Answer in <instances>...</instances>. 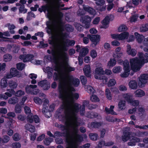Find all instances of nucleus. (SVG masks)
Wrapping results in <instances>:
<instances>
[{"label": "nucleus", "mask_w": 148, "mask_h": 148, "mask_svg": "<svg viewBox=\"0 0 148 148\" xmlns=\"http://www.w3.org/2000/svg\"><path fill=\"white\" fill-rule=\"evenodd\" d=\"M54 80H59L58 89L60 97L63 101L64 106L67 112L65 123L67 127L66 130V141H83V138L78 134V130L77 127L78 124L77 121V114L79 108L80 113L83 115L84 113L85 105L88 103V101L84 103L82 106L77 103H74L75 99L78 98L79 95L77 93H73L74 88L71 86H77L79 84V80L73 78L71 75L67 74L58 77L56 74L53 76Z\"/></svg>", "instance_id": "obj_1"}, {"label": "nucleus", "mask_w": 148, "mask_h": 148, "mask_svg": "<svg viewBox=\"0 0 148 148\" xmlns=\"http://www.w3.org/2000/svg\"><path fill=\"white\" fill-rule=\"evenodd\" d=\"M59 6L57 9L53 8V5H47L44 10L47 12V16L51 21H53V25H48L47 32L51 34L53 38L49 40V43L51 45L54 49L57 48L56 56H61L65 51L67 50L66 47L73 46L75 42L73 40H65V34L63 32L64 30L63 25L60 16H56V14H61L58 12Z\"/></svg>", "instance_id": "obj_2"}, {"label": "nucleus", "mask_w": 148, "mask_h": 148, "mask_svg": "<svg viewBox=\"0 0 148 148\" xmlns=\"http://www.w3.org/2000/svg\"><path fill=\"white\" fill-rule=\"evenodd\" d=\"M68 60V56L66 53H63L61 56H56L55 53H53L52 58H51L50 60L54 62L58 65L59 64V66H57L55 69L57 73H54L53 76L55 74L58 77L64 76L65 74L70 75L68 73L74 71L75 69L69 65L67 62Z\"/></svg>", "instance_id": "obj_3"}, {"label": "nucleus", "mask_w": 148, "mask_h": 148, "mask_svg": "<svg viewBox=\"0 0 148 148\" xmlns=\"http://www.w3.org/2000/svg\"><path fill=\"white\" fill-rule=\"evenodd\" d=\"M139 60L137 58H134L130 60V64L132 69L134 72L139 71L142 65L145 63L148 62V53H146L144 55L142 53L138 54Z\"/></svg>", "instance_id": "obj_4"}, {"label": "nucleus", "mask_w": 148, "mask_h": 148, "mask_svg": "<svg viewBox=\"0 0 148 148\" xmlns=\"http://www.w3.org/2000/svg\"><path fill=\"white\" fill-rule=\"evenodd\" d=\"M130 134L128 132H124L122 136V140L124 142H126L130 139V141L128 143V144L129 146L135 145L136 143L140 141L141 140L136 137H130Z\"/></svg>", "instance_id": "obj_5"}, {"label": "nucleus", "mask_w": 148, "mask_h": 148, "mask_svg": "<svg viewBox=\"0 0 148 148\" xmlns=\"http://www.w3.org/2000/svg\"><path fill=\"white\" fill-rule=\"evenodd\" d=\"M93 73L96 79L101 78L102 75L105 74V71L101 64H97Z\"/></svg>", "instance_id": "obj_6"}, {"label": "nucleus", "mask_w": 148, "mask_h": 148, "mask_svg": "<svg viewBox=\"0 0 148 148\" xmlns=\"http://www.w3.org/2000/svg\"><path fill=\"white\" fill-rule=\"evenodd\" d=\"M21 51L23 54L19 56V58L22 60L24 62L30 61L33 59L34 56L31 54H27L26 50L23 48L21 49Z\"/></svg>", "instance_id": "obj_7"}, {"label": "nucleus", "mask_w": 148, "mask_h": 148, "mask_svg": "<svg viewBox=\"0 0 148 148\" xmlns=\"http://www.w3.org/2000/svg\"><path fill=\"white\" fill-rule=\"evenodd\" d=\"M129 36V33L127 32H125L120 34H114L111 35L112 38L119 40H123L127 39Z\"/></svg>", "instance_id": "obj_8"}, {"label": "nucleus", "mask_w": 148, "mask_h": 148, "mask_svg": "<svg viewBox=\"0 0 148 148\" xmlns=\"http://www.w3.org/2000/svg\"><path fill=\"white\" fill-rule=\"evenodd\" d=\"M122 97L126 100L128 103H130L132 106H136L139 104V102L137 100H133L132 96L128 94H125L122 95Z\"/></svg>", "instance_id": "obj_9"}, {"label": "nucleus", "mask_w": 148, "mask_h": 148, "mask_svg": "<svg viewBox=\"0 0 148 148\" xmlns=\"http://www.w3.org/2000/svg\"><path fill=\"white\" fill-rule=\"evenodd\" d=\"M123 66L124 72L120 75L122 77H126L128 76L130 71L129 62L127 61H125L123 63Z\"/></svg>", "instance_id": "obj_10"}, {"label": "nucleus", "mask_w": 148, "mask_h": 148, "mask_svg": "<svg viewBox=\"0 0 148 148\" xmlns=\"http://www.w3.org/2000/svg\"><path fill=\"white\" fill-rule=\"evenodd\" d=\"M148 80V75L143 74L139 77V81L138 82L139 86L141 88L144 86L147 83Z\"/></svg>", "instance_id": "obj_11"}, {"label": "nucleus", "mask_w": 148, "mask_h": 148, "mask_svg": "<svg viewBox=\"0 0 148 148\" xmlns=\"http://www.w3.org/2000/svg\"><path fill=\"white\" fill-rule=\"evenodd\" d=\"M21 76V74L16 68H12L10 70V73L7 74L6 77L7 79H10L13 77H20Z\"/></svg>", "instance_id": "obj_12"}, {"label": "nucleus", "mask_w": 148, "mask_h": 148, "mask_svg": "<svg viewBox=\"0 0 148 148\" xmlns=\"http://www.w3.org/2000/svg\"><path fill=\"white\" fill-rule=\"evenodd\" d=\"M121 48L120 47H117L115 49L114 52L113 54V56L117 60L118 62L121 64L123 61L121 60H118L123 55V53L121 51Z\"/></svg>", "instance_id": "obj_13"}, {"label": "nucleus", "mask_w": 148, "mask_h": 148, "mask_svg": "<svg viewBox=\"0 0 148 148\" xmlns=\"http://www.w3.org/2000/svg\"><path fill=\"white\" fill-rule=\"evenodd\" d=\"M90 35H89L88 36L90 37V40L92 42V45L95 46L99 44L100 40L101 37L99 35H92L90 37Z\"/></svg>", "instance_id": "obj_14"}, {"label": "nucleus", "mask_w": 148, "mask_h": 148, "mask_svg": "<svg viewBox=\"0 0 148 148\" xmlns=\"http://www.w3.org/2000/svg\"><path fill=\"white\" fill-rule=\"evenodd\" d=\"M98 7L97 9L100 11H103L106 10V5H105V2L104 0H99L96 2Z\"/></svg>", "instance_id": "obj_15"}, {"label": "nucleus", "mask_w": 148, "mask_h": 148, "mask_svg": "<svg viewBox=\"0 0 148 148\" xmlns=\"http://www.w3.org/2000/svg\"><path fill=\"white\" fill-rule=\"evenodd\" d=\"M83 23L85 24V27L86 28H88L90 26V22L91 18L90 17L85 16L83 17L81 20Z\"/></svg>", "instance_id": "obj_16"}, {"label": "nucleus", "mask_w": 148, "mask_h": 148, "mask_svg": "<svg viewBox=\"0 0 148 148\" xmlns=\"http://www.w3.org/2000/svg\"><path fill=\"white\" fill-rule=\"evenodd\" d=\"M34 119V122L36 123H38L40 122V120L38 116L36 115L33 116L32 114H31L28 115L27 118V121L30 123H32L33 121V119Z\"/></svg>", "instance_id": "obj_17"}, {"label": "nucleus", "mask_w": 148, "mask_h": 148, "mask_svg": "<svg viewBox=\"0 0 148 148\" xmlns=\"http://www.w3.org/2000/svg\"><path fill=\"white\" fill-rule=\"evenodd\" d=\"M126 52L128 54L133 56H135L137 53L136 50L134 49L131 48L130 45H127V46Z\"/></svg>", "instance_id": "obj_18"}, {"label": "nucleus", "mask_w": 148, "mask_h": 148, "mask_svg": "<svg viewBox=\"0 0 148 148\" xmlns=\"http://www.w3.org/2000/svg\"><path fill=\"white\" fill-rule=\"evenodd\" d=\"M14 90L11 89L9 92H6L4 94L0 95V98L6 99H8V97H11L12 95L14 94Z\"/></svg>", "instance_id": "obj_19"}, {"label": "nucleus", "mask_w": 148, "mask_h": 148, "mask_svg": "<svg viewBox=\"0 0 148 148\" xmlns=\"http://www.w3.org/2000/svg\"><path fill=\"white\" fill-rule=\"evenodd\" d=\"M134 35L137 42L142 45L145 37L143 35L139 34L137 32H135Z\"/></svg>", "instance_id": "obj_20"}, {"label": "nucleus", "mask_w": 148, "mask_h": 148, "mask_svg": "<svg viewBox=\"0 0 148 148\" xmlns=\"http://www.w3.org/2000/svg\"><path fill=\"white\" fill-rule=\"evenodd\" d=\"M83 71L85 75L87 77H90L91 76V68L90 65H86L83 69Z\"/></svg>", "instance_id": "obj_21"}, {"label": "nucleus", "mask_w": 148, "mask_h": 148, "mask_svg": "<svg viewBox=\"0 0 148 148\" xmlns=\"http://www.w3.org/2000/svg\"><path fill=\"white\" fill-rule=\"evenodd\" d=\"M140 47L145 51H148V37L144 38Z\"/></svg>", "instance_id": "obj_22"}, {"label": "nucleus", "mask_w": 148, "mask_h": 148, "mask_svg": "<svg viewBox=\"0 0 148 148\" xmlns=\"http://www.w3.org/2000/svg\"><path fill=\"white\" fill-rule=\"evenodd\" d=\"M47 80L41 81L38 83V85L40 86H43V89L45 90L48 89L50 87L49 84H47Z\"/></svg>", "instance_id": "obj_23"}, {"label": "nucleus", "mask_w": 148, "mask_h": 148, "mask_svg": "<svg viewBox=\"0 0 148 148\" xmlns=\"http://www.w3.org/2000/svg\"><path fill=\"white\" fill-rule=\"evenodd\" d=\"M8 48L9 51L12 50L13 53H16L18 52L20 49V47L19 46H12L11 45H8Z\"/></svg>", "instance_id": "obj_24"}, {"label": "nucleus", "mask_w": 148, "mask_h": 148, "mask_svg": "<svg viewBox=\"0 0 148 148\" xmlns=\"http://www.w3.org/2000/svg\"><path fill=\"white\" fill-rule=\"evenodd\" d=\"M51 5H53V8L57 9L59 6L60 0H49Z\"/></svg>", "instance_id": "obj_25"}, {"label": "nucleus", "mask_w": 148, "mask_h": 148, "mask_svg": "<svg viewBox=\"0 0 148 148\" xmlns=\"http://www.w3.org/2000/svg\"><path fill=\"white\" fill-rule=\"evenodd\" d=\"M29 123L28 122V123L25 125V129L31 132H34L35 131V128L34 126Z\"/></svg>", "instance_id": "obj_26"}, {"label": "nucleus", "mask_w": 148, "mask_h": 148, "mask_svg": "<svg viewBox=\"0 0 148 148\" xmlns=\"http://www.w3.org/2000/svg\"><path fill=\"white\" fill-rule=\"evenodd\" d=\"M109 17L108 16H106L102 22V28H106L108 26L109 23Z\"/></svg>", "instance_id": "obj_27"}, {"label": "nucleus", "mask_w": 148, "mask_h": 148, "mask_svg": "<svg viewBox=\"0 0 148 148\" xmlns=\"http://www.w3.org/2000/svg\"><path fill=\"white\" fill-rule=\"evenodd\" d=\"M113 144L114 143L112 141H110L106 143L104 141L102 140L99 142L98 146L100 147L104 146H110L113 145Z\"/></svg>", "instance_id": "obj_28"}, {"label": "nucleus", "mask_w": 148, "mask_h": 148, "mask_svg": "<svg viewBox=\"0 0 148 148\" xmlns=\"http://www.w3.org/2000/svg\"><path fill=\"white\" fill-rule=\"evenodd\" d=\"M135 96L138 97H141L145 95V92L143 90L138 89L136 90L134 92Z\"/></svg>", "instance_id": "obj_29"}, {"label": "nucleus", "mask_w": 148, "mask_h": 148, "mask_svg": "<svg viewBox=\"0 0 148 148\" xmlns=\"http://www.w3.org/2000/svg\"><path fill=\"white\" fill-rule=\"evenodd\" d=\"M47 106L43 105L42 112L46 117L49 118L51 116V115L50 112L49 111H48L47 110Z\"/></svg>", "instance_id": "obj_30"}, {"label": "nucleus", "mask_w": 148, "mask_h": 148, "mask_svg": "<svg viewBox=\"0 0 148 148\" xmlns=\"http://www.w3.org/2000/svg\"><path fill=\"white\" fill-rule=\"evenodd\" d=\"M129 86L130 88L132 89H136L138 86L137 82L135 80L130 81L129 83Z\"/></svg>", "instance_id": "obj_31"}, {"label": "nucleus", "mask_w": 148, "mask_h": 148, "mask_svg": "<svg viewBox=\"0 0 148 148\" xmlns=\"http://www.w3.org/2000/svg\"><path fill=\"white\" fill-rule=\"evenodd\" d=\"M84 8L85 11H87L91 14L95 15L96 14V12L95 10L88 6H84Z\"/></svg>", "instance_id": "obj_32"}, {"label": "nucleus", "mask_w": 148, "mask_h": 148, "mask_svg": "<svg viewBox=\"0 0 148 148\" xmlns=\"http://www.w3.org/2000/svg\"><path fill=\"white\" fill-rule=\"evenodd\" d=\"M36 85H30L29 86H27L26 87V91L27 93H32V91L34 88L37 87Z\"/></svg>", "instance_id": "obj_33"}, {"label": "nucleus", "mask_w": 148, "mask_h": 148, "mask_svg": "<svg viewBox=\"0 0 148 148\" xmlns=\"http://www.w3.org/2000/svg\"><path fill=\"white\" fill-rule=\"evenodd\" d=\"M88 49L86 47L82 48L81 49L79 56L82 57L84 56L88 53Z\"/></svg>", "instance_id": "obj_34"}, {"label": "nucleus", "mask_w": 148, "mask_h": 148, "mask_svg": "<svg viewBox=\"0 0 148 148\" xmlns=\"http://www.w3.org/2000/svg\"><path fill=\"white\" fill-rule=\"evenodd\" d=\"M8 86V84L7 80L5 78L2 79L1 81L0 87L2 89L5 88Z\"/></svg>", "instance_id": "obj_35"}, {"label": "nucleus", "mask_w": 148, "mask_h": 148, "mask_svg": "<svg viewBox=\"0 0 148 148\" xmlns=\"http://www.w3.org/2000/svg\"><path fill=\"white\" fill-rule=\"evenodd\" d=\"M116 58H115V59H111L108 63L107 66L109 68H110L115 65L116 63Z\"/></svg>", "instance_id": "obj_36"}, {"label": "nucleus", "mask_w": 148, "mask_h": 148, "mask_svg": "<svg viewBox=\"0 0 148 148\" xmlns=\"http://www.w3.org/2000/svg\"><path fill=\"white\" fill-rule=\"evenodd\" d=\"M114 108V106H110L109 109L106 107L105 109V111L108 114H116V112H115L113 110V109Z\"/></svg>", "instance_id": "obj_37"}, {"label": "nucleus", "mask_w": 148, "mask_h": 148, "mask_svg": "<svg viewBox=\"0 0 148 148\" xmlns=\"http://www.w3.org/2000/svg\"><path fill=\"white\" fill-rule=\"evenodd\" d=\"M7 27L8 29L10 30V32L11 34H14L15 32L13 30L16 28L15 26L13 24H10V23L7 24Z\"/></svg>", "instance_id": "obj_38"}, {"label": "nucleus", "mask_w": 148, "mask_h": 148, "mask_svg": "<svg viewBox=\"0 0 148 148\" xmlns=\"http://www.w3.org/2000/svg\"><path fill=\"white\" fill-rule=\"evenodd\" d=\"M12 56L10 54L7 53L3 56V59L4 62H8L10 61L12 59Z\"/></svg>", "instance_id": "obj_39"}, {"label": "nucleus", "mask_w": 148, "mask_h": 148, "mask_svg": "<svg viewBox=\"0 0 148 148\" xmlns=\"http://www.w3.org/2000/svg\"><path fill=\"white\" fill-rule=\"evenodd\" d=\"M118 107L120 110L124 109L125 108V101H124L120 100L119 103Z\"/></svg>", "instance_id": "obj_40"}, {"label": "nucleus", "mask_w": 148, "mask_h": 148, "mask_svg": "<svg viewBox=\"0 0 148 148\" xmlns=\"http://www.w3.org/2000/svg\"><path fill=\"white\" fill-rule=\"evenodd\" d=\"M8 85L10 87L12 88H16L17 86V84L13 81L10 80L8 82Z\"/></svg>", "instance_id": "obj_41"}, {"label": "nucleus", "mask_w": 148, "mask_h": 148, "mask_svg": "<svg viewBox=\"0 0 148 148\" xmlns=\"http://www.w3.org/2000/svg\"><path fill=\"white\" fill-rule=\"evenodd\" d=\"M122 70V67L121 66H116L113 68L112 71L114 73L117 74L120 72Z\"/></svg>", "instance_id": "obj_42"}, {"label": "nucleus", "mask_w": 148, "mask_h": 148, "mask_svg": "<svg viewBox=\"0 0 148 148\" xmlns=\"http://www.w3.org/2000/svg\"><path fill=\"white\" fill-rule=\"evenodd\" d=\"M53 71V70L51 68L49 67H46L45 69V72L48 74V77L50 78L52 76Z\"/></svg>", "instance_id": "obj_43"}, {"label": "nucleus", "mask_w": 148, "mask_h": 148, "mask_svg": "<svg viewBox=\"0 0 148 148\" xmlns=\"http://www.w3.org/2000/svg\"><path fill=\"white\" fill-rule=\"evenodd\" d=\"M29 77L32 80L31 81V83L32 84H35L36 83V81L35 80L37 77V75L34 73L30 74L29 76Z\"/></svg>", "instance_id": "obj_44"}, {"label": "nucleus", "mask_w": 148, "mask_h": 148, "mask_svg": "<svg viewBox=\"0 0 148 148\" xmlns=\"http://www.w3.org/2000/svg\"><path fill=\"white\" fill-rule=\"evenodd\" d=\"M106 98L109 100H111L112 99V96L111 94V92L110 90L107 88L106 90Z\"/></svg>", "instance_id": "obj_45"}, {"label": "nucleus", "mask_w": 148, "mask_h": 148, "mask_svg": "<svg viewBox=\"0 0 148 148\" xmlns=\"http://www.w3.org/2000/svg\"><path fill=\"white\" fill-rule=\"evenodd\" d=\"M18 101V99L16 97H14L10 98L8 101V103L10 104H15Z\"/></svg>", "instance_id": "obj_46"}, {"label": "nucleus", "mask_w": 148, "mask_h": 148, "mask_svg": "<svg viewBox=\"0 0 148 148\" xmlns=\"http://www.w3.org/2000/svg\"><path fill=\"white\" fill-rule=\"evenodd\" d=\"M90 55L92 58H96L97 56L96 51L94 49L92 50L90 52Z\"/></svg>", "instance_id": "obj_47"}, {"label": "nucleus", "mask_w": 148, "mask_h": 148, "mask_svg": "<svg viewBox=\"0 0 148 148\" xmlns=\"http://www.w3.org/2000/svg\"><path fill=\"white\" fill-rule=\"evenodd\" d=\"M85 88H86V90L90 94L93 93L95 92V90L93 88L90 86H86Z\"/></svg>", "instance_id": "obj_48"}, {"label": "nucleus", "mask_w": 148, "mask_h": 148, "mask_svg": "<svg viewBox=\"0 0 148 148\" xmlns=\"http://www.w3.org/2000/svg\"><path fill=\"white\" fill-rule=\"evenodd\" d=\"M116 84V80L114 79H110L107 83L108 86H114Z\"/></svg>", "instance_id": "obj_49"}, {"label": "nucleus", "mask_w": 148, "mask_h": 148, "mask_svg": "<svg viewBox=\"0 0 148 148\" xmlns=\"http://www.w3.org/2000/svg\"><path fill=\"white\" fill-rule=\"evenodd\" d=\"M127 29V28L125 25H124L120 26L118 28V30L119 32H122L124 31H126Z\"/></svg>", "instance_id": "obj_50"}, {"label": "nucleus", "mask_w": 148, "mask_h": 148, "mask_svg": "<svg viewBox=\"0 0 148 148\" xmlns=\"http://www.w3.org/2000/svg\"><path fill=\"white\" fill-rule=\"evenodd\" d=\"M148 30V24L142 25L140 27V31L141 32H144Z\"/></svg>", "instance_id": "obj_51"}, {"label": "nucleus", "mask_w": 148, "mask_h": 148, "mask_svg": "<svg viewBox=\"0 0 148 148\" xmlns=\"http://www.w3.org/2000/svg\"><path fill=\"white\" fill-rule=\"evenodd\" d=\"M34 102L36 104H42V100L40 98L36 97L34 99Z\"/></svg>", "instance_id": "obj_52"}, {"label": "nucleus", "mask_w": 148, "mask_h": 148, "mask_svg": "<svg viewBox=\"0 0 148 148\" xmlns=\"http://www.w3.org/2000/svg\"><path fill=\"white\" fill-rule=\"evenodd\" d=\"M102 123L99 122H95L92 123L91 124V126L92 127L97 128L102 125Z\"/></svg>", "instance_id": "obj_53"}, {"label": "nucleus", "mask_w": 148, "mask_h": 148, "mask_svg": "<svg viewBox=\"0 0 148 148\" xmlns=\"http://www.w3.org/2000/svg\"><path fill=\"white\" fill-rule=\"evenodd\" d=\"M24 92L23 91L21 90H18L15 93H14V94H15V95L16 96L19 97L24 95Z\"/></svg>", "instance_id": "obj_54"}, {"label": "nucleus", "mask_w": 148, "mask_h": 148, "mask_svg": "<svg viewBox=\"0 0 148 148\" xmlns=\"http://www.w3.org/2000/svg\"><path fill=\"white\" fill-rule=\"evenodd\" d=\"M31 62L33 64L36 65H39L41 64V61L39 60H36L34 57V58L32 59Z\"/></svg>", "instance_id": "obj_55"}, {"label": "nucleus", "mask_w": 148, "mask_h": 148, "mask_svg": "<svg viewBox=\"0 0 148 148\" xmlns=\"http://www.w3.org/2000/svg\"><path fill=\"white\" fill-rule=\"evenodd\" d=\"M90 139L92 140H96L98 138V136L97 134L91 133L89 134Z\"/></svg>", "instance_id": "obj_56"}, {"label": "nucleus", "mask_w": 148, "mask_h": 148, "mask_svg": "<svg viewBox=\"0 0 148 148\" xmlns=\"http://www.w3.org/2000/svg\"><path fill=\"white\" fill-rule=\"evenodd\" d=\"M52 141L53 139L51 138H46L45 139L44 141V143L46 145H48Z\"/></svg>", "instance_id": "obj_57"}, {"label": "nucleus", "mask_w": 148, "mask_h": 148, "mask_svg": "<svg viewBox=\"0 0 148 148\" xmlns=\"http://www.w3.org/2000/svg\"><path fill=\"white\" fill-rule=\"evenodd\" d=\"M90 99L92 101H98L99 99L96 95H92Z\"/></svg>", "instance_id": "obj_58"}, {"label": "nucleus", "mask_w": 148, "mask_h": 148, "mask_svg": "<svg viewBox=\"0 0 148 148\" xmlns=\"http://www.w3.org/2000/svg\"><path fill=\"white\" fill-rule=\"evenodd\" d=\"M17 69L19 70H22L24 67V64L22 63H19L17 64Z\"/></svg>", "instance_id": "obj_59"}, {"label": "nucleus", "mask_w": 148, "mask_h": 148, "mask_svg": "<svg viewBox=\"0 0 148 148\" xmlns=\"http://www.w3.org/2000/svg\"><path fill=\"white\" fill-rule=\"evenodd\" d=\"M21 137L18 134L16 133L13 136V138L15 141H18L20 139Z\"/></svg>", "instance_id": "obj_60"}, {"label": "nucleus", "mask_w": 148, "mask_h": 148, "mask_svg": "<svg viewBox=\"0 0 148 148\" xmlns=\"http://www.w3.org/2000/svg\"><path fill=\"white\" fill-rule=\"evenodd\" d=\"M98 79L101 80L102 82L104 84H106L107 83L108 78L107 77L104 76H102L101 78Z\"/></svg>", "instance_id": "obj_61"}, {"label": "nucleus", "mask_w": 148, "mask_h": 148, "mask_svg": "<svg viewBox=\"0 0 148 148\" xmlns=\"http://www.w3.org/2000/svg\"><path fill=\"white\" fill-rule=\"evenodd\" d=\"M75 26L76 29L79 31H81L83 29V26L79 23H76Z\"/></svg>", "instance_id": "obj_62"}, {"label": "nucleus", "mask_w": 148, "mask_h": 148, "mask_svg": "<svg viewBox=\"0 0 148 148\" xmlns=\"http://www.w3.org/2000/svg\"><path fill=\"white\" fill-rule=\"evenodd\" d=\"M27 10L24 8V6H21L19 9V12L20 13H25L27 12Z\"/></svg>", "instance_id": "obj_63"}, {"label": "nucleus", "mask_w": 148, "mask_h": 148, "mask_svg": "<svg viewBox=\"0 0 148 148\" xmlns=\"http://www.w3.org/2000/svg\"><path fill=\"white\" fill-rule=\"evenodd\" d=\"M12 147L13 148H20L21 145L18 143H15L12 144Z\"/></svg>", "instance_id": "obj_64"}]
</instances>
